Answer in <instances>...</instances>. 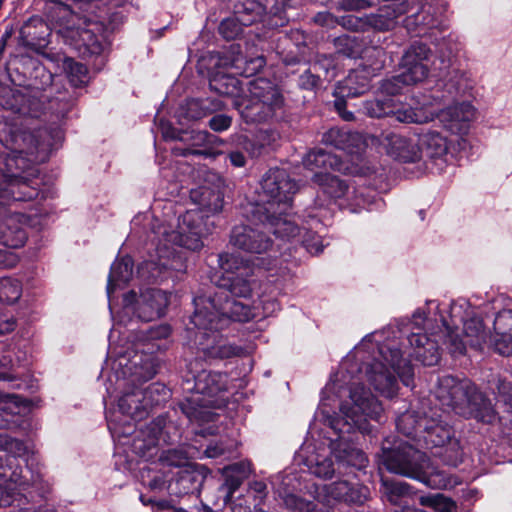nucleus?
<instances>
[{
    "mask_svg": "<svg viewBox=\"0 0 512 512\" xmlns=\"http://www.w3.org/2000/svg\"><path fill=\"white\" fill-rule=\"evenodd\" d=\"M261 190L263 201L266 200L272 210L274 204L283 206L284 211L290 206L292 195L297 191V184L284 169H270L262 178Z\"/></svg>",
    "mask_w": 512,
    "mask_h": 512,
    "instance_id": "19",
    "label": "nucleus"
},
{
    "mask_svg": "<svg viewBox=\"0 0 512 512\" xmlns=\"http://www.w3.org/2000/svg\"><path fill=\"white\" fill-rule=\"evenodd\" d=\"M382 491L388 501L393 505L400 504L401 500L413 494L411 486L403 481H390L382 479Z\"/></svg>",
    "mask_w": 512,
    "mask_h": 512,
    "instance_id": "45",
    "label": "nucleus"
},
{
    "mask_svg": "<svg viewBox=\"0 0 512 512\" xmlns=\"http://www.w3.org/2000/svg\"><path fill=\"white\" fill-rule=\"evenodd\" d=\"M369 494L365 486H351L347 481H337L316 488L317 503L307 501L294 494L285 498L286 506L296 512H334L332 504L337 502L363 503Z\"/></svg>",
    "mask_w": 512,
    "mask_h": 512,
    "instance_id": "11",
    "label": "nucleus"
},
{
    "mask_svg": "<svg viewBox=\"0 0 512 512\" xmlns=\"http://www.w3.org/2000/svg\"><path fill=\"white\" fill-rule=\"evenodd\" d=\"M231 122V117L224 114H217L209 120V127L216 132H222L231 126Z\"/></svg>",
    "mask_w": 512,
    "mask_h": 512,
    "instance_id": "57",
    "label": "nucleus"
},
{
    "mask_svg": "<svg viewBox=\"0 0 512 512\" xmlns=\"http://www.w3.org/2000/svg\"><path fill=\"white\" fill-rule=\"evenodd\" d=\"M22 295V285L17 279L9 277L0 278V301L13 304Z\"/></svg>",
    "mask_w": 512,
    "mask_h": 512,
    "instance_id": "47",
    "label": "nucleus"
},
{
    "mask_svg": "<svg viewBox=\"0 0 512 512\" xmlns=\"http://www.w3.org/2000/svg\"><path fill=\"white\" fill-rule=\"evenodd\" d=\"M381 144L385 148L386 153L394 159L403 162H416L420 160L418 142L414 143L403 135L393 132L387 133L383 136Z\"/></svg>",
    "mask_w": 512,
    "mask_h": 512,
    "instance_id": "27",
    "label": "nucleus"
},
{
    "mask_svg": "<svg viewBox=\"0 0 512 512\" xmlns=\"http://www.w3.org/2000/svg\"><path fill=\"white\" fill-rule=\"evenodd\" d=\"M378 13L369 18L370 25L379 31H387L397 23V19L405 14L407 17L403 20V25L409 32L417 35L422 30L437 28L441 21L435 15V9L431 6H424L421 0H384Z\"/></svg>",
    "mask_w": 512,
    "mask_h": 512,
    "instance_id": "9",
    "label": "nucleus"
},
{
    "mask_svg": "<svg viewBox=\"0 0 512 512\" xmlns=\"http://www.w3.org/2000/svg\"><path fill=\"white\" fill-rule=\"evenodd\" d=\"M252 22L253 21H246L243 17L228 18L220 23L219 32L225 39L231 40L242 33L243 25H249Z\"/></svg>",
    "mask_w": 512,
    "mask_h": 512,
    "instance_id": "49",
    "label": "nucleus"
},
{
    "mask_svg": "<svg viewBox=\"0 0 512 512\" xmlns=\"http://www.w3.org/2000/svg\"><path fill=\"white\" fill-rule=\"evenodd\" d=\"M247 83H245V86ZM210 88L221 95L229 96L233 99V106L238 100H244V83L233 74L215 73L209 82Z\"/></svg>",
    "mask_w": 512,
    "mask_h": 512,
    "instance_id": "31",
    "label": "nucleus"
},
{
    "mask_svg": "<svg viewBox=\"0 0 512 512\" xmlns=\"http://www.w3.org/2000/svg\"><path fill=\"white\" fill-rule=\"evenodd\" d=\"M194 305L191 322L199 330L196 341L203 356L224 359L239 355L241 348L227 343L216 332L225 328L230 320L249 321L255 316L254 308L242 301L229 299L223 290L213 296H197Z\"/></svg>",
    "mask_w": 512,
    "mask_h": 512,
    "instance_id": "4",
    "label": "nucleus"
},
{
    "mask_svg": "<svg viewBox=\"0 0 512 512\" xmlns=\"http://www.w3.org/2000/svg\"><path fill=\"white\" fill-rule=\"evenodd\" d=\"M305 465L310 473L319 478H330L335 472L332 459L324 453H315L307 456Z\"/></svg>",
    "mask_w": 512,
    "mask_h": 512,
    "instance_id": "43",
    "label": "nucleus"
},
{
    "mask_svg": "<svg viewBox=\"0 0 512 512\" xmlns=\"http://www.w3.org/2000/svg\"><path fill=\"white\" fill-rule=\"evenodd\" d=\"M189 451L184 448L169 449L158 452V462L161 466L185 467L178 473L177 482L182 485L181 492L189 493L194 490V484L199 482L200 475L187 466Z\"/></svg>",
    "mask_w": 512,
    "mask_h": 512,
    "instance_id": "23",
    "label": "nucleus"
},
{
    "mask_svg": "<svg viewBox=\"0 0 512 512\" xmlns=\"http://www.w3.org/2000/svg\"><path fill=\"white\" fill-rule=\"evenodd\" d=\"M246 85L248 94L245 99L235 103L246 123L266 122L282 114L285 100L277 85L266 78L254 79Z\"/></svg>",
    "mask_w": 512,
    "mask_h": 512,
    "instance_id": "10",
    "label": "nucleus"
},
{
    "mask_svg": "<svg viewBox=\"0 0 512 512\" xmlns=\"http://www.w3.org/2000/svg\"><path fill=\"white\" fill-rule=\"evenodd\" d=\"M418 149L420 150V159L428 158L441 171L448 162L450 142L443 133L428 129L418 135Z\"/></svg>",
    "mask_w": 512,
    "mask_h": 512,
    "instance_id": "21",
    "label": "nucleus"
},
{
    "mask_svg": "<svg viewBox=\"0 0 512 512\" xmlns=\"http://www.w3.org/2000/svg\"><path fill=\"white\" fill-rule=\"evenodd\" d=\"M62 132L59 128H41L33 133L26 134L24 140L28 142L25 153L35 161H43L48 153L62 140Z\"/></svg>",
    "mask_w": 512,
    "mask_h": 512,
    "instance_id": "24",
    "label": "nucleus"
},
{
    "mask_svg": "<svg viewBox=\"0 0 512 512\" xmlns=\"http://www.w3.org/2000/svg\"><path fill=\"white\" fill-rule=\"evenodd\" d=\"M77 33L79 34V41L81 42L78 46H84L85 52L90 55H99L102 52V43L90 30L82 29Z\"/></svg>",
    "mask_w": 512,
    "mask_h": 512,
    "instance_id": "53",
    "label": "nucleus"
},
{
    "mask_svg": "<svg viewBox=\"0 0 512 512\" xmlns=\"http://www.w3.org/2000/svg\"><path fill=\"white\" fill-rule=\"evenodd\" d=\"M222 107V102L216 98L190 99L180 107L179 118L181 121H196L221 110Z\"/></svg>",
    "mask_w": 512,
    "mask_h": 512,
    "instance_id": "29",
    "label": "nucleus"
},
{
    "mask_svg": "<svg viewBox=\"0 0 512 512\" xmlns=\"http://www.w3.org/2000/svg\"><path fill=\"white\" fill-rule=\"evenodd\" d=\"M190 139L192 140V145L195 147L211 145L217 140L216 136L207 131H194Z\"/></svg>",
    "mask_w": 512,
    "mask_h": 512,
    "instance_id": "56",
    "label": "nucleus"
},
{
    "mask_svg": "<svg viewBox=\"0 0 512 512\" xmlns=\"http://www.w3.org/2000/svg\"><path fill=\"white\" fill-rule=\"evenodd\" d=\"M253 218L259 220V224L252 226H236L231 233L230 242L235 247L252 254H262L272 248V240L267 236L264 228L263 207L257 205L253 208Z\"/></svg>",
    "mask_w": 512,
    "mask_h": 512,
    "instance_id": "18",
    "label": "nucleus"
},
{
    "mask_svg": "<svg viewBox=\"0 0 512 512\" xmlns=\"http://www.w3.org/2000/svg\"><path fill=\"white\" fill-rule=\"evenodd\" d=\"M191 200L207 212L217 213L223 206L222 193L213 187L202 185L190 191Z\"/></svg>",
    "mask_w": 512,
    "mask_h": 512,
    "instance_id": "39",
    "label": "nucleus"
},
{
    "mask_svg": "<svg viewBox=\"0 0 512 512\" xmlns=\"http://www.w3.org/2000/svg\"><path fill=\"white\" fill-rule=\"evenodd\" d=\"M265 64L266 61L263 56L247 59L240 53L232 59L228 56H224L219 59V66L233 70L234 74H239L246 78L258 73Z\"/></svg>",
    "mask_w": 512,
    "mask_h": 512,
    "instance_id": "36",
    "label": "nucleus"
},
{
    "mask_svg": "<svg viewBox=\"0 0 512 512\" xmlns=\"http://www.w3.org/2000/svg\"><path fill=\"white\" fill-rule=\"evenodd\" d=\"M419 502L422 506L431 507L438 512H452L455 503L443 494L421 496Z\"/></svg>",
    "mask_w": 512,
    "mask_h": 512,
    "instance_id": "48",
    "label": "nucleus"
},
{
    "mask_svg": "<svg viewBox=\"0 0 512 512\" xmlns=\"http://www.w3.org/2000/svg\"><path fill=\"white\" fill-rule=\"evenodd\" d=\"M18 400L16 395H7L0 400V410L8 411L11 414L18 413Z\"/></svg>",
    "mask_w": 512,
    "mask_h": 512,
    "instance_id": "59",
    "label": "nucleus"
},
{
    "mask_svg": "<svg viewBox=\"0 0 512 512\" xmlns=\"http://www.w3.org/2000/svg\"><path fill=\"white\" fill-rule=\"evenodd\" d=\"M314 22L320 26L327 27V28H334L337 25H342L344 27H353L354 22L357 20L353 16H347L343 17L341 20L334 17L329 12H319L316 14L313 18Z\"/></svg>",
    "mask_w": 512,
    "mask_h": 512,
    "instance_id": "50",
    "label": "nucleus"
},
{
    "mask_svg": "<svg viewBox=\"0 0 512 512\" xmlns=\"http://www.w3.org/2000/svg\"><path fill=\"white\" fill-rule=\"evenodd\" d=\"M381 462L388 471L417 480L429 488L442 489L448 485L445 475L431 464L426 454L410 444L383 448Z\"/></svg>",
    "mask_w": 512,
    "mask_h": 512,
    "instance_id": "8",
    "label": "nucleus"
},
{
    "mask_svg": "<svg viewBox=\"0 0 512 512\" xmlns=\"http://www.w3.org/2000/svg\"><path fill=\"white\" fill-rule=\"evenodd\" d=\"M39 195L37 188L32 187L23 178H10L6 183H0V201H30Z\"/></svg>",
    "mask_w": 512,
    "mask_h": 512,
    "instance_id": "30",
    "label": "nucleus"
},
{
    "mask_svg": "<svg viewBox=\"0 0 512 512\" xmlns=\"http://www.w3.org/2000/svg\"><path fill=\"white\" fill-rule=\"evenodd\" d=\"M430 412L431 415L425 416L421 423L423 429L417 444L428 449L439 448L440 451L437 455L446 464L457 466L463 458L460 442L454 437L452 428L442 420L441 416H438L432 409Z\"/></svg>",
    "mask_w": 512,
    "mask_h": 512,
    "instance_id": "12",
    "label": "nucleus"
},
{
    "mask_svg": "<svg viewBox=\"0 0 512 512\" xmlns=\"http://www.w3.org/2000/svg\"><path fill=\"white\" fill-rule=\"evenodd\" d=\"M462 306L458 304L451 305V324H457V317L459 320L464 322V335L465 341L460 339L453 331H449L450 324L443 320V326L448 331L446 343L449 351L453 355H463L466 350V345H469L476 349H483L488 343V335L483 327L482 320L478 317H471L464 320L463 316L460 315Z\"/></svg>",
    "mask_w": 512,
    "mask_h": 512,
    "instance_id": "16",
    "label": "nucleus"
},
{
    "mask_svg": "<svg viewBox=\"0 0 512 512\" xmlns=\"http://www.w3.org/2000/svg\"><path fill=\"white\" fill-rule=\"evenodd\" d=\"M431 55L430 48L423 43L412 44L402 56V80L407 85L425 80L429 73L427 61Z\"/></svg>",
    "mask_w": 512,
    "mask_h": 512,
    "instance_id": "20",
    "label": "nucleus"
},
{
    "mask_svg": "<svg viewBox=\"0 0 512 512\" xmlns=\"http://www.w3.org/2000/svg\"><path fill=\"white\" fill-rule=\"evenodd\" d=\"M27 453L28 448L22 440L0 433V487L7 482L21 484L19 459H24ZM8 504V497L0 489V507Z\"/></svg>",
    "mask_w": 512,
    "mask_h": 512,
    "instance_id": "17",
    "label": "nucleus"
},
{
    "mask_svg": "<svg viewBox=\"0 0 512 512\" xmlns=\"http://www.w3.org/2000/svg\"><path fill=\"white\" fill-rule=\"evenodd\" d=\"M301 242L310 254L317 255L323 250L321 237L313 232L306 231L301 236Z\"/></svg>",
    "mask_w": 512,
    "mask_h": 512,
    "instance_id": "55",
    "label": "nucleus"
},
{
    "mask_svg": "<svg viewBox=\"0 0 512 512\" xmlns=\"http://www.w3.org/2000/svg\"><path fill=\"white\" fill-rule=\"evenodd\" d=\"M417 330L407 337L409 347H405L403 352H400L395 343L385 342L378 346V357L365 364L366 380L380 395L392 398L397 394L399 386L395 373L405 386L412 384L413 367L403 358V354L415 358L425 366L438 363L440 355L436 342L422 333L420 327Z\"/></svg>",
    "mask_w": 512,
    "mask_h": 512,
    "instance_id": "3",
    "label": "nucleus"
},
{
    "mask_svg": "<svg viewBox=\"0 0 512 512\" xmlns=\"http://www.w3.org/2000/svg\"><path fill=\"white\" fill-rule=\"evenodd\" d=\"M285 4L286 0H265L264 9L276 14L280 9L284 8Z\"/></svg>",
    "mask_w": 512,
    "mask_h": 512,
    "instance_id": "63",
    "label": "nucleus"
},
{
    "mask_svg": "<svg viewBox=\"0 0 512 512\" xmlns=\"http://www.w3.org/2000/svg\"><path fill=\"white\" fill-rule=\"evenodd\" d=\"M304 166L314 171L319 169L318 172H328V169L334 171L345 172L347 167L344 166L343 162L335 155L325 152L322 149L310 151L303 159Z\"/></svg>",
    "mask_w": 512,
    "mask_h": 512,
    "instance_id": "37",
    "label": "nucleus"
},
{
    "mask_svg": "<svg viewBox=\"0 0 512 512\" xmlns=\"http://www.w3.org/2000/svg\"><path fill=\"white\" fill-rule=\"evenodd\" d=\"M270 208L263 207L264 228L272 232L276 237L290 240L300 236V228L287 216L270 214Z\"/></svg>",
    "mask_w": 512,
    "mask_h": 512,
    "instance_id": "32",
    "label": "nucleus"
},
{
    "mask_svg": "<svg viewBox=\"0 0 512 512\" xmlns=\"http://www.w3.org/2000/svg\"><path fill=\"white\" fill-rule=\"evenodd\" d=\"M318 83V78L311 72L307 71L300 76L299 85L304 89H312Z\"/></svg>",
    "mask_w": 512,
    "mask_h": 512,
    "instance_id": "62",
    "label": "nucleus"
},
{
    "mask_svg": "<svg viewBox=\"0 0 512 512\" xmlns=\"http://www.w3.org/2000/svg\"><path fill=\"white\" fill-rule=\"evenodd\" d=\"M313 181L321 187L324 193L333 198H342L349 195V186L329 172H315Z\"/></svg>",
    "mask_w": 512,
    "mask_h": 512,
    "instance_id": "42",
    "label": "nucleus"
},
{
    "mask_svg": "<svg viewBox=\"0 0 512 512\" xmlns=\"http://www.w3.org/2000/svg\"><path fill=\"white\" fill-rule=\"evenodd\" d=\"M250 471V464L248 462H239L223 468L222 474L225 480L220 490L225 493V504L230 503L234 492L249 476Z\"/></svg>",
    "mask_w": 512,
    "mask_h": 512,
    "instance_id": "33",
    "label": "nucleus"
},
{
    "mask_svg": "<svg viewBox=\"0 0 512 512\" xmlns=\"http://www.w3.org/2000/svg\"><path fill=\"white\" fill-rule=\"evenodd\" d=\"M335 457L339 462H345L347 465L362 469L367 464L366 455L357 448L343 449V455L336 454Z\"/></svg>",
    "mask_w": 512,
    "mask_h": 512,
    "instance_id": "52",
    "label": "nucleus"
},
{
    "mask_svg": "<svg viewBox=\"0 0 512 512\" xmlns=\"http://www.w3.org/2000/svg\"><path fill=\"white\" fill-rule=\"evenodd\" d=\"M0 243L9 248H19L27 240L26 223L27 217L20 213L6 215L4 203L0 201Z\"/></svg>",
    "mask_w": 512,
    "mask_h": 512,
    "instance_id": "22",
    "label": "nucleus"
},
{
    "mask_svg": "<svg viewBox=\"0 0 512 512\" xmlns=\"http://www.w3.org/2000/svg\"><path fill=\"white\" fill-rule=\"evenodd\" d=\"M190 378L187 383L193 382L194 395L189 402L200 408H219L224 405L221 397L227 388V375L207 370L194 371L193 363L189 364Z\"/></svg>",
    "mask_w": 512,
    "mask_h": 512,
    "instance_id": "13",
    "label": "nucleus"
},
{
    "mask_svg": "<svg viewBox=\"0 0 512 512\" xmlns=\"http://www.w3.org/2000/svg\"><path fill=\"white\" fill-rule=\"evenodd\" d=\"M141 470L142 481L147 484L152 491H163L167 488L168 480L163 474L151 476L150 474L153 470L151 467H143Z\"/></svg>",
    "mask_w": 512,
    "mask_h": 512,
    "instance_id": "54",
    "label": "nucleus"
},
{
    "mask_svg": "<svg viewBox=\"0 0 512 512\" xmlns=\"http://www.w3.org/2000/svg\"><path fill=\"white\" fill-rule=\"evenodd\" d=\"M497 390L499 401L509 405L512 409V384L507 381H499Z\"/></svg>",
    "mask_w": 512,
    "mask_h": 512,
    "instance_id": "58",
    "label": "nucleus"
},
{
    "mask_svg": "<svg viewBox=\"0 0 512 512\" xmlns=\"http://www.w3.org/2000/svg\"><path fill=\"white\" fill-rule=\"evenodd\" d=\"M209 233L207 220L201 209H191L178 218L176 230L169 231L160 225L154 230L158 239L156 259L144 261L138 274L144 280L157 281L167 278L169 271H182L183 259L177 254L174 245L197 251L203 247V237Z\"/></svg>",
    "mask_w": 512,
    "mask_h": 512,
    "instance_id": "5",
    "label": "nucleus"
},
{
    "mask_svg": "<svg viewBox=\"0 0 512 512\" xmlns=\"http://www.w3.org/2000/svg\"><path fill=\"white\" fill-rule=\"evenodd\" d=\"M46 32V23L39 17H32L21 27L19 43L25 47L35 48L45 42Z\"/></svg>",
    "mask_w": 512,
    "mask_h": 512,
    "instance_id": "40",
    "label": "nucleus"
},
{
    "mask_svg": "<svg viewBox=\"0 0 512 512\" xmlns=\"http://www.w3.org/2000/svg\"><path fill=\"white\" fill-rule=\"evenodd\" d=\"M487 344L500 355H512V310H503L497 314L494 335L488 338Z\"/></svg>",
    "mask_w": 512,
    "mask_h": 512,
    "instance_id": "26",
    "label": "nucleus"
},
{
    "mask_svg": "<svg viewBox=\"0 0 512 512\" xmlns=\"http://www.w3.org/2000/svg\"><path fill=\"white\" fill-rule=\"evenodd\" d=\"M453 61L454 56L451 50L448 52H445L444 50L440 51L437 61L433 63L435 69L440 71L439 76L447 77L451 74H454L450 77L449 81H452L454 77L456 78L458 76L459 71L453 68Z\"/></svg>",
    "mask_w": 512,
    "mask_h": 512,
    "instance_id": "51",
    "label": "nucleus"
},
{
    "mask_svg": "<svg viewBox=\"0 0 512 512\" xmlns=\"http://www.w3.org/2000/svg\"><path fill=\"white\" fill-rule=\"evenodd\" d=\"M173 151L176 155L180 156H188V155H205L210 156L212 153L208 149H195V148H173Z\"/></svg>",
    "mask_w": 512,
    "mask_h": 512,
    "instance_id": "61",
    "label": "nucleus"
},
{
    "mask_svg": "<svg viewBox=\"0 0 512 512\" xmlns=\"http://www.w3.org/2000/svg\"><path fill=\"white\" fill-rule=\"evenodd\" d=\"M61 61L62 69L73 86L78 87L88 82V70L83 64L75 62L72 58L66 56H63Z\"/></svg>",
    "mask_w": 512,
    "mask_h": 512,
    "instance_id": "46",
    "label": "nucleus"
},
{
    "mask_svg": "<svg viewBox=\"0 0 512 512\" xmlns=\"http://www.w3.org/2000/svg\"><path fill=\"white\" fill-rule=\"evenodd\" d=\"M113 370L118 388L125 392L118 400V410L107 412L106 419L112 437L121 441L133 432V422L143 419L152 406L165 401L169 392L159 384L138 389V385L156 374L152 357L143 352L119 355L113 362Z\"/></svg>",
    "mask_w": 512,
    "mask_h": 512,
    "instance_id": "1",
    "label": "nucleus"
},
{
    "mask_svg": "<svg viewBox=\"0 0 512 512\" xmlns=\"http://www.w3.org/2000/svg\"><path fill=\"white\" fill-rule=\"evenodd\" d=\"M370 75L365 68L351 71L348 76L338 83L336 93L341 97H357L368 91Z\"/></svg>",
    "mask_w": 512,
    "mask_h": 512,
    "instance_id": "35",
    "label": "nucleus"
},
{
    "mask_svg": "<svg viewBox=\"0 0 512 512\" xmlns=\"http://www.w3.org/2000/svg\"><path fill=\"white\" fill-rule=\"evenodd\" d=\"M15 326L16 322L13 316L0 311V335L13 331Z\"/></svg>",
    "mask_w": 512,
    "mask_h": 512,
    "instance_id": "60",
    "label": "nucleus"
},
{
    "mask_svg": "<svg viewBox=\"0 0 512 512\" xmlns=\"http://www.w3.org/2000/svg\"><path fill=\"white\" fill-rule=\"evenodd\" d=\"M322 142L349 154L358 153L367 146V139L361 133L346 128H331L323 134Z\"/></svg>",
    "mask_w": 512,
    "mask_h": 512,
    "instance_id": "28",
    "label": "nucleus"
},
{
    "mask_svg": "<svg viewBox=\"0 0 512 512\" xmlns=\"http://www.w3.org/2000/svg\"><path fill=\"white\" fill-rule=\"evenodd\" d=\"M425 416H428L426 412L406 411L397 418V429L418 443L421 430L423 429L421 423H423Z\"/></svg>",
    "mask_w": 512,
    "mask_h": 512,
    "instance_id": "41",
    "label": "nucleus"
},
{
    "mask_svg": "<svg viewBox=\"0 0 512 512\" xmlns=\"http://www.w3.org/2000/svg\"><path fill=\"white\" fill-rule=\"evenodd\" d=\"M219 265L225 276L221 280L219 289L229 292L234 297L249 298L258 287L250 267L245 265L238 256L232 254L219 255Z\"/></svg>",
    "mask_w": 512,
    "mask_h": 512,
    "instance_id": "15",
    "label": "nucleus"
},
{
    "mask_svg": "<svg viewBox=\"0 0 512 512\" xmlns=\"http://www.w3.org/2000/svg\"><path fill=\"white\" fill-rule=\"evenodd\" d=\"M141 338H139V342H149V341H152V340H156V339H164V338H167L170 333H171V329L168 325H159V326H156V327H150L148 330H142L141 332ZM140 345L141 343H137L136 344V348L135 350L133 351H130V350H127L123 353L119 352L118 353V356L121 355V354H128L130 356H133L135 354V352H139V353H145L151 357L152 356V353H153V348H140ZM152 360L154 361V358H152Z\"/></svg>",
    "mask_w": 512,
    "mask_h": 512,
    "instance_id": "44",
    "label": "nucleus"
},
{
    "mask_svg": "<svg viewBox=\"0 0 512 512\" xmlns=\"http://www.w3.org/2000/svg\"><path fill=\"white\" fill-rule=\"evenodd\" d=\"M133 275V260L131 257L126 256L116 260L110 269L107 284V295L109 298V308L112 311L111 296L112 293L123 288L132 278Z\"/></svg>",
    "mask_w": 512,
    "mask_h": 512,
    "instance_id": "34",
    "label": "nucleus"
},
{
    "mask_svg": "<svg viewBox=\"0 0 512 512\" xmlns=\"http://www.w3.org/2000/svg\"><path fill=\"white\" fill-rule=\"evenodd\" d=\"M164 429V419L158 418L145 429L137 432L131 443V450L140 458L151 461L158 456L157 442Z\"/></svg>",
    "mask_w": 512,
    "mask_h": 512,
    "instance_id": "25",
    "label": "nucleus"
},
{
    "mask_svg": "<svg viewBox=\"0 0 512 512\" xmlns=\"http://www.w3.org/2000/svg\"><path fill=\"white\" fill-rule=\"evenodd\" d=\"M168 305L169 295L165 291L149 288L142 291L138 297L131 291L124 296L119 322L126 323L124 318L131 313L142 321H153L165 314Z\"/></svg>",
    "mask_w": 512,
    "mask_h": 512,
    "instance_id": "14",
    "label": "nucleus"
},
{
    "mask_svg": "<svg viewBox=\"0 0 512 512\" xmlns=\"http://www.w3.org/2000/svg\"><path fill=\"white\" fill-rule=\"evenodd\" d=\"M435 397L444 412L454 411L456 414L473 417L488 424L496 420V413L490 401L468 379L442 377L438 381Z\"/></svg>",
    "mask_w": 512,
    "mask_h": 512,
    "instance_id": "7",
    "label": "nucleus"
},
{
    "mask_svg": "<svg viewBox=\"0 0 512 512\" xmlns=\"http://www.w3.org/2000/svg\"><path fill=\"white\" fill-rule=\"evenodd\" d=\"M404 85H407V84L402 80V74L401 73L399 75H397V76H394V77L390 78V79L384 80L382 82V84H381V92H382L383 95L378 96L375 99L366 101L364 103L365 113L368 116L374 117V118H381V117H386L387 116V115L374 116V115H371L368 112L367 104L369 102H373V101H377V100H387V99H389V100L395 101L396 103H401V104H404V105L416 106L417 102H421L416 97H411L409 102H403V101H400L399 99L395 98V96H397L401 92V89H402V87ZM390 116L395 118V116L392 115V114Z\"/></svg>",
    "mask_w": 512,
    "mask_h": 512,
    "instance_id": "38",
    "label": "nucleus"
},
{
    "mask_svg": "<svg viewBox=\"0 0 512 512\" xmlns=\"http://www.w3.org/2000/svg\"><path fill=\"white\" fill-rule=\"evenodd\" d=\"M359 370L352 358H346L334 378L322 392L320 410L330 427L339 434L359 430L368 433L369 420H379L383 412L381 402L356 383L352 375Z\"/></svg>",
    "mask_w": 512,
    "mask_h": 512,
    "instance_id": "2",
    "label": "nucleus"
},
{
    "mask_svg": "<svg viewBox=\"0 0 512 512\" xmlns=\"http://www.w3.org/2000/svg\"><path fill=\"white\" fill-rule=\"evenodd\" d=\"M335 107L337 111L339 112L342 119L345 121H351L354 119V115L350 111L345 110V102L342 99H338L335 101Z\"/></svg>",
    "mask_w": 512,
    "mask_h": 512,
    "instance_id": "64",
    "label": "nucleus"
},
{
    "mask_svg": "<svg viewBox=\"0 0 512 512\" xmlns=\"http://www.w3.org/2000/svg\"><path fill=\"white\" fill-rule=\"evenodd\" d=\"M368 112L374 116L394 115L401 123L424 124L438 118L444 127L454 134L465 135L476 118L475 108L468 102L455 103L438 113L429 107L426 100L416 106L396 103L393 100H377L367 104Z\"/></svg>",
    "mask_w": 512,
    "mask_h": 512,
    "instance_id": "6",
    "label": "nucleus"
}]
</instances>
